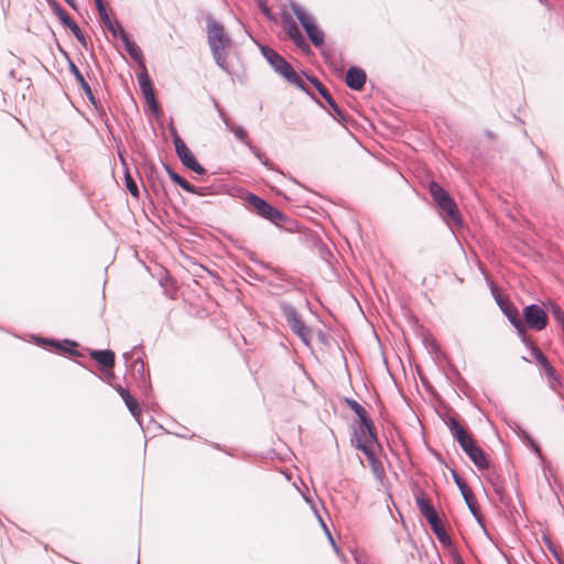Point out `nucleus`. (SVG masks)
<instances>
[{
    "mask_svg": "<svg viewBox=\"0 0 564 564\" xmlns=\"http://www.w3.org/2000/svg\"><path fill=\"white\" fill-rule=\"evenodd\" d=\"M206 30L208 45L216 64L225 72H229L227 59L231 47L230 36L225 31L224 25L210 14L206 18Z\"/></svg>",
    "mask_w": 564,
    "mask_h": 564,
    "instance_id": "nucleus-1",
    "label": "nucleus"
},
{
    "mask_svg": "<svg viewBox=\"0 0 564 564\" xmlns=\"http://www.w3.org/2000/svg\"><path fill=\"white\" fill-rule=\"evenodd\" d=\"M356 447L364 452L376 475L380 473V463L376 459V448L379 446L375 427L371 421H359L354 426V440Z\"/></svg>",
    "mask_w": 564,
    "mask_h": 564,
    "instance_id": "nucleus-2",
    "label": "nucleus"
},
{
    "mask_svg": "<svg viewBox=\"0 0 564 564\" xmlns=\"http://www.w3.org/2000/svg\"><path fill=\"white\" fill-rule=\"evenodd\" d=\"M448 426L453 437L458 442L462 449L466 453L475 466L479 470L488 469L489 463L485 456V453L479 446H477L471 436L462 427V425L455 419H451Z\"/></svg>",
    "mask_w": 564,
    "mask_h": 564,
    "instance_id": "nucleus-3",
    "label": "nucleus"
},
{
    "mask_svg": "<svg viewBox=\"0 0 564 564\" xmlns=\"http://www.w3.org/2000/svg\"><path fill=\"white\" fill-rule=\"evenodd\" d=\"M263 57L268 61L271 67L282 77L290 83L302 87V82L296 75L292 66L274 50L265 45L260 47Z\"/></svg>",
    "mask_w": 564,
    "mask_h": 564,
    "instance_id": "nucleus-4",
    "label": "nucleus"
},
{
    "mask_svg": "<svg viewBox=\"0 0 564 564\" xmlns=\"http://www.w3.org/2000/svg\"><path fill=\"white\" fill-rule=\"evenodd\" d=\"M290 7L295 17L297 18V20L300 21V23L302 24L312 43L316 47L321 46L324 43V33L316 24L314 17L306 12L296 2H291Z\"/></svg>",
    "mask_w": 564,
    "mask_h": 564,
    "instance_id": "nucleus-5",
    "label": "nucleus"
},
{
    "mask_svg": "<svg viewBox=\"0 0 564 564\" xmlns=\"http://www.w3.org/2000/svg\"><path fill=\"white\" fill-rule=\"evenodd\" d=\"M430 193L433 199L437 203L440 208L446 214V216L455 224L460 225V218L454 200L449 197L446 191L441 187L437 183L432 182L430 184Z\"/></svg>",
    "mask_w": 564,
    "mask_h": 564,
    "instance_id": "nucleus-6",
    "label": "nucleus"
},
{
    "mask_svg": "<svg viewBox=\"0 0 564 564\" xmlns=\"http://www.w3.org/2000/svg\"><path fill=\"white\" fill-rule=\"evenodd\" d=\"M246 202L248 203L250 209L256 212L259 216L272 221L273 224L278 225L281 220L284 219V215L279 209L256 194L248 193L246 195Z\"/></svg>",
    "mask_w": 564,
    "mask_h": 564,
    "instance_id": "nucleus-7",
    "label": "nucleus"
},
{
    "mask_svg": "<svg viewBox=\"0 0 564 564\" xmlns=\"http://www.w3.org/2000/svg\"><path fill=\"white\" fill-rule=\"evenodd\" d=\"M214 106L217 109L219 118L223 120L227 129H229L239 141L246 144L264 165H268V160L261 154L259 149H257L250 143L247 131L242 127L234 124L229 120V118H227V116L224 113V111L216 101L214 102Z\"/></svg>",
    "mask_w": 564,
    "mask_h": 564,
    "instance_id": "nucleus-8",
    "label": "nucleus"
},
{
    "mask_svg": "<svg viewBox=\"0 0 564 564\" xmlns=\"http://www.w3.org/2000/svg\"><path fill=\"white\" fill-rule=\"evenodd\" d=\"M282 311L291 329L304 344L308 345L311 340V330L304 325L295 308L289 304H284L282 305Z\"/></svg>",
    "mask_w": 564,
    "mask_h": 564,
    "instance_id": "nucleus-9",
    "label": "nucleus"
},
{
    "mask_svg": "<svg viewBox=\"0 0 564 564\" xmlns=\"http://www.w3.org/2000/svg\"><path fill=\"white\" fill-rule=\"evenodd\" d=\"M174 145L181 162L187 169L200 175L206 173V170L197 162L195 155L177 134L174 137Z\"/></svg>",
    "mask_w": 564,
    "mask_h": 564,
    "instance_id": "nucleus-10",
    "label": "nucleus"
},
{
    "mask_svg": "<svg viewBox=\"0 0 564 564\" xmlns=\"http://www.w3.org/2000/svg\"><path fill=\"white\" fill-rule=\"evenodd\" d=\"M523 317L527 325L534 330H542L547 324V315L543 307L531 304L524 307Z\"/></svg>",
    "mask_w": 564,
    "mask_h": 564,
    "instance_id": "nucleus-11",
    "label": "nucleus"
},
{
    "mask_svg": "<svg viewBox=\"0 0 564 564\" xmlns=\"http://www.w3.org/2000/svg\"><path fill=\"white\" fill-rule=\"evenodd\" d=\"M502 312L508 317L509 322L517 329L518 335L521 337L522 341H525V327L522 319L519 316L518 311L509 305H505L501 302H498Z\"/></svg>",
    "mask_w": 564,
    "mask_h": 564,
    "instance_id": "nucleus-12",
    "label": "nucleus"
},
{
    "mask_svg": "<svg viewBox=\"0 0 564 564\" xmlns=\"http://www.w3.org/2000/svg\"><path fill=\"white\" fill-rule=\"evenodd\" d=\"M532 355L535 358L539 366L542 368L544 375L547 377L549 381L551 382V386H553V382H558L555 368L550 364V361L542 354V351L539 348L533 347Z\"/></svg>",
    "mask_w": 564,
    "mask_h": 564,
    "instance_id": "nucleus-13",
    "label": "nucleus"
},
{
    "mask_svg": "<svg viewBox=\"0 0 564 564\" xmlns=\"http://www.w3.org/2000/svg\"><path fill=\"white\" fill-rule=\"evenodd\" d=\"M345 82L350 89L360 90L366 83V73L352 66L348 69Z\"/></svg>",
    "mask_w": 564,
    "mask_h": 564,
    "instance_id": "nucleus-14",
    "label": "nucleus"
},
{
    "mask_svg": "<svg viewBox=\"0 0 564 564\" xmlns=\"http://www.w3.org/2000/svg\"><path fill=\"white\" fill-rule=\"evenodd\" d=\"M97 10H98L99 17H100L104 25L108 29V31L115 37H120V31H124V30L121 28V25L117 21L112 20L109 17L104 3H98Z\"/></svg>",
    "mask_w": 564,
    "mask_h": 564,
    "instance_id": "nucleus-15",
    "label": "nucleus"
},
{
    "mask_svg": "<svg viewBox=\"0 0 564 564\" xmlns=\"http://www.w3.org/2000/svg\"><path fill=\"white\" fill-rule=\"evenodd\" d=\"M121 42L124 45L126 51L131 56L132 59H134L138 63H142V52L141 48L138 46V44L133 41H131L126 33V31H120V37Z\"/></svg>",
    "mask_w": 564,
    "mask_h": 564,
    "instance_id": "nucleus-16",
    "label": "nucleus"
},
{
    "mask_svg": "<svg viewBox=\"0 0 564 564\" xmlns=\"http://www.w3.org/2000/svg\"><path fill=\"white\" fill-rule=\"evenodd\" d=\"M90 357L104 368H112L115 365V354L110 350H93Z\"/></svg>",
    "mask_w": 564,
    "mask_h": 564,
    "instance_id": "nucleus-17",
    "label": "nucleus"
},
{
    "mask_svg": "<svg viewBox=\"0 0 564 564\" xmlns=\"http://www.w3.org/2000/svg\"><path fill=\"white\" fill-rule=\"evenodd\" d=\"M117 391L119 392V394L121 395V398L123 399L127 408L129 409L130 413L135 417L138 419L139 415H140V408L137 403V401L129 394V392L127 390H124L122 387H119L117 389Z\"/></svg>",
    "mask_w": 564,
    "mask_h": 564,
    "instance_id": "nucleus-18",
    "label": "nucleus"
},
{
    "mask_svg": "<svg viewBox=\"0 0 564 564\" xmlns=\"http://www.w3.org/2000/svg\"><path fill=\"white\" fill-rule=\"evenodd\" d=\"M416 506L422 516L426 519L427 522H432V520L437 518V514L434 508L429 503L426 499L423 497L416 498Z\"/></svg>",
    "mask_w": 564,
    "mask_h": 564,
    "instance_id": "nucleus-19",
    "label": "nucleus"
},
{
    "mask_svg": "<svg viewBox=\"0 0 564 564\" xmlns=\"http://www.w3.org/2000/svg\"><path fill=\"white\" fill-rule=\"evenodd\" d=\"M284 28H285L289 36L294 41V43L297 46L306 45L305 40H304L303 35L301 34V32L294 21H285Z\"/></svg>",
    "mask_w": 564,
    "mask_h": 564,
    "instance_id": "nucleus-20",
    "label": "nucleus"
},
{
    "mask_svg": "<svg viewBox=\"0 0 564 564\" xmlns=\"http://www.w3.org/2000/svg\"><path fill=\"white\" fill-rule=\"evenodd\" d=\"M138 83L143 96L152 98V95H154V89L145 70L138 74Z\"/></svg>",
    "mask_w": 564,
    "mask_h": 564,
    "instance_id": "nucleus-21",
    "label": "nucleus"
},
{
    "mask_svg": "<svg viewBox=\"0 0 564 564\" xmlns=\"http://www.w3.org/2000/svg\"><path fill=\"white\" fill-rule=\"evenodd\" d=\"M429 524L431 525V529L433 530V532L436 534V536L443 544L449 543V538H448L443 524L441 523L438 517L436 519L432 520V522H429Z\"/></svg>",
    "mask_w": 564,
    "mask_h": 564,
    "instance_id": "nucleus-22",
    "label": "nucleus"
},
{
    "mask_svg": "<svg viewBox=\"0 0 564 564\" xmlns=\"http://www.w3.org/2000/svg\"><path fill=\"white\" fill-rule=\"evenodd\" d=\"M167 174L170 178L180 185L184 191L186 192H195L196 187L189 184L185 178H183L181 175H178L176 172H174L172 169L166 166Z\"/></svg>",
    "mask_w": 564,
    "mask_h": 564,
    "instance_id": "nucleus-23",
    "label": "nucleus"
},
{
    "mask_svg": "<svg viewBox=\"0 0 564 564\" xmlns=\"http://www.w3.org/2000/svg\"><path fill=\"white\" fill-rule=\"evenodd\" d=\"M69 67H70V72L74 74V76L76 77L77 82L80 84V86L84 89V91L86 93V95L93 100L94 96H93L91 89H90L88 83L85 80L82 73L79 72V69L77 68V66L74 63H70Z\"/></svg>",
    "mask_w": 564,
    "mask_h": 564,
    "instance_id": "nucleus-24",
    "label": "nucleus"
},
{
    "mask_svg": "<svg viewBox=\"0 0 564 564\" xmlns=\"http://www.w3.org/2000/svg\"><path fill=\"white\" fill-rule=\"evenodd\" d=\"M454 479H455L456 485L460 489V492H462L464 499L466 500V503L468 505L470 511L475 514L476 510L469 500L470 489L456 474H454Z\"/></svg>",
    "mask_w": 564,
    "mask_h": 564,
    "instance_id": "nucleus-25",
    "label": "nucleus"
},
{
    "mask_svg": "<svg viewBox=\"0 0 564 564\" xmlns=\"http://www.w3.org/2000/svg\"><path fill=\"white\" fill-rule=\"evenodd\" d=\"M350 408L358 415L359 421H370L367 416L366 410L356 401H349Z\"/></svg>",
    "mask_w": 564,
    "mask_h": 564,
    "instance_id": "nucleus-26",
    "label": "nucleus"
},
{
    "mask_svg": "<svg viewBox=\"0 0 564 564\" xmlns=\"http://www.w3.org/2000/svg\"><path fill=\"white\" fill-rule=\"evenodd\" d=\"M124 181H126L127 189L130 192V194L132 196H134V197H138L139 196V189H138V186H137L135 182L131 177V175L130 174H126Z\"/></svg>",
    "mask_w": 564,
    "mask_h": 564,
    "instance_id": "nucleus-27",
    "label": "nucleus"
},
{
    "mask_svg": "<svg viewBox=\"0 0 564 564\" xmlns=\"http://www.w3.org/2000/svg\"><path fill=\"white\" fill-rule=\"evenodd\" d=\"M316 87L319 91V94L323 96V98L326 100V102L330 106H335V100L333 99V97L329 95V93L327 91V89L321 84V83H317L316 84Z\"/></svg>",
    "mask_w": 564,
    "mask_h": 564,
    "instance_id": "nucleus-28",
    "label": "nucleus"
},
{
    "mask_svg": "<svg viewBox=\"0 0 564 564\" xmlns=\"http://www.w3.org/2000/svg\"><path fill=\"white\" fill-rule=\"evenodd\" d=\"M523 436H524L527 444L534 451V453H536L539 458L543 459L542 453H541L538 444L528 434L524 433Z\"/></svg>",
    "mask_w": 564,
    "mask_h": 564,
    "instance_id": "nucleus-29",
    "label": "nucleus"
},
{
    "mask_svg": "<svg viewBox=\"0 0 564 564\" xmlns=\"http://www.w3.org/2000/svg\"><path fill=\"white\" fill-rule=\"evenodd\" d=\"M68 28L72 31V33L76 36L77 40H79L80 42H84V40H85L84 34L82 33L79 26L75 22L69 24Z\"/></svg>",
    "mask_w": 564,
    "mask_h": 564,
    "instance_id": "nucleus-30",
    "label": "nucleus"
},
{
    "mask_svg": "<svg viewBox=\"0 0 564 564\" xmlns=\"http://www.w3.org/2000/svg\"><path fill=\"white\" fill-rule=\"evenodd\" d=\"M57 15L58 18L61 19V21L63 22L64 25L68 26L69 24H72L74 21L69 18V15L62 9H59L57 11Z\"/></svg>",
    "mask_w": 564,
    "mask_h": 564,
    "instance_id": "nucleus-31",
    "label": "nucleus"
},
{
    "mask_svg": "<svg viewBox=\"0 0 564 564\" xmlns=\"http://www.w3.org/2000/svg\"><path fill=\"white\" fill-rule=\"evenodd\" d=\"M147 102L149 104L150 109L152 112L158 113L159 112V105L155 99V95H152V98L145 97Z\"/></svg>",
    "mask_w": 564,
    "mask_h": 564,
    "instance_id": "nucleus-32",
    "label": "nucleus"
},
{
    "mask_svg": "<svg viewBox=\"0 0 564 564\" xmlns=\"http://www.w3.org/2000/svg\"><path fill=\"white\" fill-rule=\"evenodd\" d=\"M553 315L556 322L562 326L564 325V313L558 307L553 308Z\"/></svg>",
    "mask_w": 564,
    "mask_h": 564,
    "instance_id": "nucleus-33",
    "label": "nucleus"
},
{
    "mask_svg": "<svg viewBox=\"0 0 564 564\" xmlns=\"http://www.w3.org/2000/svg\"><path fill=\"white\" fill-rule=\"evenodd\" d=\"M318 520H319V522H321V524H322L323 529L325 530V532H326V534H327V536H328V539H329L330 543L333 544V546L335 547V550H337V547H336V545H335V542H334V539H333V536H332V534H330L329 530L327 529V527H326L325 522L323 521V519H322L319 516H318Z\"/></svg>",
    "mask_w": 564,
    "mask_h": 564,
    "instance_id": "nucleus-34",
    "label": "nucleus"
},
{
    "mask_svg": "<svg viewBox=\"0 0 564 564\" xmlns=\"http://www.w3.org/2000/svg\"><path fill=\"white\" fill-rule=\"evenodd\" d=\"M330 108L333 109L334 111V116L339 120V119H344V116L341 113V110L339 109V107L337 106V104L335 102V106H330Z\"/></svg>",
    "mask_w": 564,
    "mask_h": 564,
    "instance_id": "nucleus-35",
    "label": "nucleus"
},
{
    "mask_svg": "<svg viewBox=\"0 0 564 564\" xmlns=\"http://www.w3.org/2000/svg\"><path fill=\"white\" fill-rule=\"evenodd\" d=\"M193 194H196V195H199V196H203L206 194V188L204 187H196V191L195 192H192Z\"/></svg>",
    "mask_w": 564,
    "mask_h": 564,
    "instance_id": "nucleus-36",
    "label": "nucleus"
},
{
    "mask_svg": "<svg viewBox=\"0 0 564 564\" xmlns=\"http://www.w3.org/2000/svg\"><path fill=\"white\" fill-rule=\"evenodd\" d=\"M69 6L74 7L73 0H65Z\"/></svg>",
    "mask_w": 564,
    "mask_h": 564,
    "instance_id": "nucleus-37",
    "label": "nucleus"
},
{
    "mask_svg": "<svg viewBox=\"0 0 564 564\" xmlns=\"http://www.w3.org/2000/svg\"><path fill=\"white\" fill-rule=\"evenodd\" d=\"M96 7L98 8V3H104L102 0H95Z\"/></svg>",
    "mask_w": 564,
    "mask_h": 564,
    "instance_id": "nucleus-38",
    "label": "nucleus"
}]
</instances>
